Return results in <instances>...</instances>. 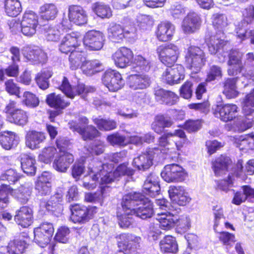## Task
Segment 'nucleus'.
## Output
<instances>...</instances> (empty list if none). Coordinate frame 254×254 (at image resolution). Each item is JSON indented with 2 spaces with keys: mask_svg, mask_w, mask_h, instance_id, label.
<instances>
[{
  "mask_svg": "<svg viewBox=\"0 0 254 254\" xmlns=\"http://www.w3.org/2000/svg\"><path fill=\"white\" fill-rule=\"evenodd\" d=\"M173 125L172 120L164 115H159L154 118V121L152 123V129L158 134L161 133L166 127H170Z\"/></svg>",
  "mask_w": 254,
  "mask_h": 254,
  "instance_id": "ea45409f",
  "label": "nucleus"
},
{
  "mask_svg": "<svg viewBox=\"0 0 254 254\" xmlns=\"http://www.w3.org/2000/svg\"><path fill=\"white\" fill-rule=\"evenodd\" d=\"M175 31V26L168 21L162 22L158 25L156 32L157 38L160 41H167L172 39Z\"/></svg>",
  "mask_w": 254,
  "mask_h": 254,
  "instance_id": "cd10ccee",
  "label": "nucleus"
},
{
  "mask_svg": "<svg viewBox=\"0 0 254 254\" xmlns=\"http://www.w3.org/2000/svg\"><path fill=\"white\" fill-rule=\"evenodd\" d=\"M79 35L76 32L67 34L62 39L59 49L63 53L67 54L70 52L73 48L78 44Z\"/></svg>",
  "mask_w": 254,
  "mask_h": 254,
  "instance_id": "7c9ffc66",
  "label": "nucleus"
},
{
  "mask_svg": "<svg viewBox=\"0 0 254 254\" xmlns=\"http://www.w3.org/2000/svg\"><path fill=\"white\" fill-rule=\"evenodd\" d=\"M240 149H254V133L248 134L241 137L239 143Z\"/></svg>",
  "mask_w": 254,
  "mask_h": 254,
  "instance_id": "0e129e2a",
  "label": "nucleus"
},
{
  "mask_svg": "<svg viewBox=\"0 0 254 254\" xmlns=\"http://www.w3.org/2000/svg\"><path fill=\"white\" fill-rule=\"evenodd\" d=\"M53 73L50 69H44L38 73L35 78L36 83L40 88L45 90L49 87V79L52 76Z\"/></svg>",
  "mask_w": 254,
  "mask_h": 254,
  "instance_id": "603ef678",
  "label": "nucleus"
},
{
  "mask_svg": "<svg viewBox=\"0 0 254 254\" xmlns=\"http://www.w3.org/2000/svg\"><path fill=\"white\" fill-rule=\"evenodd\" d=\"M108 141L112 145H118L124 146L128 143V137H126L118 133H116L107 137Z\"/></svg>",
  "mask_w": 254,
  "mask_h": 254,
  "instance_id": "69168bd1",
  "label": "nucleus"
},
{
  "mask_svg": "<svg viewBox=\"0 0 254 254\" xmlns=\"http://www.w3.org/2000/svg\"><path fill=\"white\" fill-rule=\"evenodd\" d=\"M233 171L234 176L242 180H245L247 178L246 173L249 175L254 174V160H250L247 162L245 170L243 169L242 160H239Z\"/></svg>",
  "mask_w": 254,
  "mask_h": 254,
  "instance_id": "c756f323",
  "label": "nucleus"
},
{
  "mask_svg": "<svg viewBox=\"0 0 254 254\" xmlns=\"http://www.w3.org/2000/svg\"><path fill=\"white\" fill-rule=\"evenodd\" d=\"M154 95L157 101L169 106L175 104L179 100L178 96L174 92L163 89L155 90Z\"/></svg>",
  "mask_w": 254,
  "mask_h": 254,
  "instance_id": "72a5a7b5",
  "label": "nucleus"
},
{
  "mask_svg": "<svg viewBox=\"0 0 254 254\" xmlns=\"http://www.w3.org/2000/svg\"><path fill=\"white\" fill-rule=\"evenodd\" d=\"M59 89L68 98L73 99L76 95H81L83 98H85V95L88 93L93 92L94 88L90 86H85L83 84H78L76 90L71 87L68 80L64 77Z\"/></svg>",
  "mask_w": 254,
  "mask_h": 254,
  "instance_id": "9b49d317",
  "label": "nucleus"
},
{
  "mask_svg": "<svg viewBox=\"0 0 254 254\" xmlns=\"http://www.w3.org/2000/svg\"><path fill=\"white\" fill-rule=\"evenodd\" d=\"M218 238L227 249L232 247L233 244L236 241L234 234L225 231L219 233Z\"/></svg>",
  "mask_w": 254,
  "mask_h": 254,
  "instance_id": "338daca9",
  "label": "nucleus"
},
{
  "mask_svg": "<svg viewBox=\"0 0 254 254\" xmlns=\"http://www.w3.org/2000/svg\"><path fill=\"white\" fill-rule=\"evenodd\" d=\"M187 140L184 131L181 129H175L172 132L164 133L158 139V143L161 147L169 149L170 146L175 144L177 150H180Z\"/></svg>",
  "mask_w": 254,
  "mask_h": 254,
  "instance_id": "39448f33",
  "label": "nucleus"
},
{
  "mask_svg": "<svg viewBox=\"0 0 254 254\" xmlns=\"http://www.w3.org/2000/svg\"><path fill=\"white\" fill-rule=\"evenodd\" d=\"M101 167V162L92 160L89 162L87 166V174L89 176L91 180L89 182L84 181L82 186L86 189L92 190L95 189L98 183V174Z\"/></svg>",
  "mask_w": 254,
  "mask_h": 254,
  "instance_id": "6ab92c4d",
  "label": "nucleus"
},
{
  "mask_svg": "<svg viewBox=\"0 0 254 254\" xmlns=\"http://www.w3.org/2000/svg\"><path fill=\"white\" fill-rule=\"evenodd\" d=\"M161 251L164 253L176 254L178 251V246L176 239L171 236H165L160 242Z\"/></svg>",
  "mask_w": 254,
  "mask_h": 254,
  "instance_id": "37998d69",
  "label": "nucleus"
},
{
  "mask_svg": "<svg viewBox=\"0 0 254 254\" xmlns=\"http://www.w3.org/2000/svg\"><path fill=\"white\" fill-rule=\"evenodd\" d=\"M70 210L71 221L74 223L83 224L88 222L97 213V208L96 206L87 207L76 204L71 206Z\"/></svg>",
  "mask_w": 254,
  "mask_h": 254,
  "instance_id": "0eeeda50",
  "label": "nucleus"
},
{
  "mask_svg": "<svg viewBox=\"0 0 254 254\" xmlns=\"http://www.w3.org/2000/svg\"><path fill=\"white\" fill-rule=\"evenodd\" d=\"M161 175L164 181L168 183L181 182L188 177L186 171L181 166L176 164L165 166Z\"/></svg>",
  "mask_w": 254,
  "mask_h": 254,
  "instance_id": "6e6552de",
  "label": "nucleus"
},
{
  "mask_svg": "<svg viewBox=\"0 0 254 254\" xmlns=\"http://www.w3.org/2000/svg\"><path fill=\"white\" fill-rule=\"evenodd\" d=\"M201 23L199 15L194 12H190L184 19L182 28L185 34H191L199 29Z\"/></svg>",
  "mask_w": 254,
  "mask_h": 254,
  "instance_id": "412c9836",
  "label": "nucleus"
},
{
  "mask_svg": "<svg viewBox=\"0 0 254 254\" xmlns=\"http://www.w3.org/2000/svg\"><path fill=\"white\" fill-rule=\"evenodd\" d=\"M150 84V79L146 74H132L128 77V86L133 90L145 89Z\"/></svg>",
  "mask_w": 254,
  "mask_h": 254,
  "instance_id": "c85d7f7f",
  "label": "nucleus"
},
{
  "mask_svg": "<svg viewBox=\"0 0 254 254\" xmlns=\"http://www.w3.org/2000/svg\"><path fill=\"white\" fill-rule=\"evenodd\" d=\"M212 22L214 28L218 30L216 35L205 38L209 52L211 55L219 52L220 50L226 44V41L222 38L224 37V30L228 25L226 15L223 14L215 13L212 16Z\"/></svg>",
  "mask_w": 254,
  "mask_h": 254,
  "instance_id": "f03ea898",
  "label": "nucleus"
},
{
  "mask_svg": "<svg viewBox=\"0 0 254 254\" xmlns=\"http://www.w3.org/2000/svg\"><path fill=\"white\" fill-rule=\"evenodd\" d=\"M71 24L67 19L54 26H48L44 28V35L48 41H57L61 34L71 29Z\"/></svg>",
  "mask_w": 254,
  "mask_h": 254,
  "instance_id": "dca6fc26",
  "label": "nucleus"
},
{
  "mask_svg": "<svg viewBox=\"0 0 254 254\" xmlns=\"http://www.w3.org/2000/svg\"><path fill=\"white\" fill-rule=\"evenodd\" d=\"M4 8L9 16L16 17L21 11L22 7L19 0H3Z\"/></svg>",
  "mask_w": 254,
  "mask_h": 254,
  "instance_id": "49530a36",
  "label": "nucleus"
},
{
  "mask_svg": "<svg viewBox=\"0 0 254 254\" xmlns=\"http://www.w3.org/2000/svg\"><path fill=\"white\" fill-rule=\"evenodd\" d=\"M54 231L53 224L44 222L34 229V242L40 247L44 248L50 242Z\"/></svg>",
  "mask_w": 254,
  "mask_h": 254,
  "instance_id": "1a4fd4ad",
  "label": "nucleus"
},
{
  "mask_svg": "<svg viewBox=\"0 0 254 254\" xmlns=\"http://www.w3.org/2000/svg\"><path fill=\"white\" fill-rule=\"evenodd\" d=\"M93 10L98 16L102 18H109L112 15L111 8L108 5L101 3H96Z\"/></svg>",
  "mask_w": 254,
  "mask_h": 254,
  "instance_id": "bf43d9fd",
  "label": "nucleus"
},
{
  "mask_svg": "<svg viewBox=\"0 0 254 254\" xmlns=\"http://www.w3.org/2000/svg\"><path fill=\"white\" fill-rule=\"evenodd\" d=\"M243 53L238 50H232L229 55L228 64V74L230 76H235L240 73L243 66L242 62Z\"/></svg>",
  "mask_w": 254,
  "mask_h": 254,
  "instance_id": "aec40b11",
  "label": "nucleus"
},
{
  "mask_svg": "<svg viewBox=\"0 0 254 254\" xmlns=\"http://www.w3.org/2000/svg\"><path fill=\"white\" fill-rule=\"evenodd\" d=\"M35 159L27 154H22L21 158V168L28 175H34L36 173Z\"/></svg>",
  "mask_w": 254,
  "mask_h": 254,
  "instance_id": "a18cd8bd",
  "label": "nucleus"
},
{
  "mask_svg": "<svg viewBox=\"0 0 254 254\" xmlns=\"http://www.w3.org/2000/svg\"><path fill=\"white\" fill-rule=\"evenodd\" d=\"M141 242V238L131 234H122L118 237V242L126 250L134 251Z\"/></svg>",
  "mask_w": 254,
  "mask_h": 254,
  "instance_id": "f704fd0d",
  "label": "nucleus"
},
{
  "mask_svg": "<svg viewBox=\"0 0 254 254\" xmlns=\"http://www.w3.org/2000/svg\"><path fill=\"white\" fill-rule=\"evenodd\" d=\"M105 36L99 31L91 30L87 32L83 39V44L86 49L89 51H99L104 45Z\"/></svg>",
  "mask_w": 254,
  "mask_h": 254,
  "instance_id": "f8f14e48",
  "label": "nucleus"
},
{
  "mask_svg": "<svg viewBox=\"0 0 254 254\" xmlns=\"http://www.w3.org/2000/svg\"><path fill=\"white\" fill-rule=\"evenodd\" d=\"M88 124V119L85 117H81L79 119V124L74 122H71L69 123V127L73 131H75L80 134L84 140L92 139L97 136L99 132L92 126H89L85 128L83 126Z\"/></svg>",
  "mask_w": 254,
  "mask_h": 254,
  "instance_id": "9d476101",
  "label": "nucleus"
},
{
  "mask_svg": "<svg viewBox=\"0 0 254 254\" xmlns=\"http://www.w3.org/2000/svg\"><path fill=\"white\" fill-rule=\"evenodd\" d=\"M102 81L105 86L112 92H116L122 88L124 81L121 74L117 71L109 69L106 71L102 77Z\"/></svg>",
  "mask_w": 254,
  "mask_h": 254,
  "instance_id": "ddd939ff",
  "label": "nucleus"
},
{
  "mask_svg": "<svg viewBox=\"0 0 254 254\" xmlns=\"http://www.w3.org/2000/svg\"><path fill=\"white\" fill-rule=\"evenodd\" d=\"M94 123L102 130H110L116 127V123L109 119H104L101 116L93 119Z\"/></svg>",
  "mask_w": 254,
  "mask_h": 254,
  "instance_id": "4d7b16f0",
  "label": "nucleus"
},
{
  "mask_svg": "<svg viewBox=\"0 0 254 254\" xmlns=\"http://www.w3.org/2000/svg\"><path fill=\"white\" fill-rule=\"evenodd\" d=\"M68 17L69 21L76 25H83L87 21V15L83 8L79 6L72 5L68 8Z\"/></svg>",
  "mask_w": 254,
  "mask_h": 254,
  "instance_id": "a878e982",
  "label": "nucleus"
},
{
  "mask_svg": "<svg viewBox=\"0 0 254 254\" xmlns=\"http://www.w3.org/2000/svg\"><path fill=\"white\" fill-rule=\"evenodd\" d=\"M73 161L72 154L66 151L58 152L54 160L53 167L58 172H65Z\"/></svg>",
  "mask_w": 254,
  "mask_h": 254,
  "instance_id": "5701e85b",
  "label": "nucleus"
},
{
  "mask_svg": "<svg viewBox=\"0 0 254 254\" xmlns=\"http://www.w3.org/2000/svg\"><path fill=\"white\" fill-rule=\"evenodd\" d=\"M23 103L30 108H35L39 104L38 98L32 93L25 91L23 94Z\"/></svg>",
  "mask_w": 254,
  "mask_h": 254,
  "instance_id": "e2e57ef3",
  "label": "nucleus"
},
{
  "mask_svg": "<svg viewBox=\"0 0 254 254\" xmlns=\"http://www.w3.org/2000/svg\"><path fill=\"white\" fill-rule=\"evenodd\" d=\"M238 112V107L233 104H220L215 107L214 115L221 121L227 122L235 118Z\"/></svg>",
  "mask_w": 254,
  "mask_h": 254,
  "instance_id": "f3484780",
  "label": "nucleus"
},
{
  "mask_svg": "<svg viewBox=\"0 0 254 254\" xmlns=\"http://www.w3.org/2000/svg\"><path fill=\"white\" fill-rule=\"evenodd\" d=\"M32 189L31 184L25 183L21 185L16 189H12L11 195L18 202L25 204L30 197Z\"/></svg>",
  "mask_w": 254,
  "mask_h": 254,
  "instance_id": "bb28decb",
  "label": "nucleus"
},
{
  "mask_svg": "<svg viewBox=\"0 0 254 254\" xmlns=\"http://www.w3.org/2000/svg\"><path fill=\"white\" fill-rule=\"evenodd\" d=\"M80 68L83 72L87 75H92L103 69L102 64L97 60L85 61Z\"/></svg>",
  "mask_w": 254,
  "mask_h": 254,
  "instance_id": "c03bdc74",
  "label": "nucleus"
},
{
  "mask_svg": "<svg viewBox=\"0 0 254 254\" xmlns=\"http://www.w3.org/2000/svg\"><path fill=\"white\" fill-rule=\"evenodd\" d=\"M205 62V53L199 47L190 46L188 49L185 56V63L187 67L193 72L199 71Z\"/></svg>",
  "mask_w": 254,
  "mask_h": 254,
  "instance_id": "20e7f679",
  "label": "nucleus"
},
{
  "mask_svg": "<svg viewBox=\"0 0 254 254\" xmlns=\"http://www.w3.org/2000/svg\"><path fill=\"white\" fill-rule=\"evenodd\" d=\"M175 226L180 232L185 233L190 229L191 223L190 217L188 215H175Z\"/></svg>",
  "mask_w": 254,
  "mask_h": 254,
  "instance_id": "864d4df0",
  "label": "nucleus"
},
{
  "mask_svg": "<svg viewBox=\"0 0 254 254\" xmlns=\"http://www.w3.org/2000/svg\"><path fill=\"white\" fill-rule=\"evenodd\" d=\"M156 52L159 60L166 65L174 64L177 60L180 50L176 45L170 43L158 46Z\"/></svg>",
  "mask_w": 254,
  "mask_h": 254,
  "instance_id": "423d86ee",
  "label": "nucleus"
},
{
  "mask_svg": "<svg viewBox=\"0 0 254 254\" xmlns=\"http://www.w3.org/2000/svg\"><path fill=\"white\" fill-rule=\"evenodd\" d=\"M122 205L127 214H134L142 219L150 218L154 212L151 201L138 192L124 195Z\"/></svg>",
  "mask_w": 254,
  "mask_h": 254,
  "instance_id": "f257e3e1",
  "label": "nucleus"
},
{
  "mask_svg": "<svg viewBox=\"0 0 254 254\" xmlns=\"http://www.w3.org/2000/svg\"><path fill=\"white\" fill-rule=\"evenodd\" d=\"M58 12L57 6L53 3H46L40 7L41 18L46 20L54 19Z\"/></svg>",
  "mask_w": 254,
  "mask_h": 254,
  "instance_id": "8fccbe9b",
  "label": "nucleus"
},
{
  "mask_svg": "<svg viewBox=\"0 0 254 254\" xmlns=\"http://www.w3.org/2000/svg\"><path fill=\"white\" fill-rule=\"evenodd\" d=\"M26 248L24 241L14 240L11 241L7 246L0 248V254H22Z\"/></svg>",
  "mask_w": 254,
  "mask_h": 254,
  "instance_id": "e433bc0d",
  "label": "nucleus"
},
{
  "mask_svg": "<svg viewBox=\"0 0 254 254\" xmlns=\"http://www.w3.org/2000/svg\"><path fill=\"white\" fill-rule=\"evenodd\" d=\"M242 12L243 19L236 25L237 36L241 41L251 38V42L254 44V30L247 29V26L251 24L254 19V6L250 5L247 6Z\"/></svg>",
  "mask_w": 254,
  "mask_h": 254,
  "instance_id": "7ed1b4c3",
  "label": "nucleus"
},
{
  "mask_svg": "<svg viewBox=\"0 0 254 254\" xmlns=\"http://www.w3.org/2000/svg\"><path fill=\"white\" fill-rule=\"evenodd\" d=\"M243 111L245 116H249L254 114V93L247 94L242 103Z\"/></svg>",
  "mask_w": 254,
  "mask_h": 254,
  "instance_id": "13d9d810",
  "label": "nucleus"
},
{
  "mask_svg": "<svg viewBox=\"0 0 254 254\" xmlns=\"http://www.w3.org/2000/svg\"><path fill=\"white\" fill-rule=\"evenodd\" d=\"M158 148H150L145 152L142 153L133 159L132 165L139 171H144L148 169L153 164L152 161Z\"/></svg>",
  "mask_w": 254,
  "mask_h": 254,
  "instance_id": "2eb2a0df",
  "label": "nucleus"
},
{
  "mask_svg": "<svg viewBox=\"0 0 254 254\" xmlns=\"http://www.w3.org/2000/svg\"><path fill=\"white\" fill-rule=\"evenodd\" d=\"M9 118L11 122L19 126H24L28 122L27 113L23 110L16 109L11 113Z\"/></svg>",
  "mask_w": 254,
  "mask_h": 254,
  "instance_id": "5fc2aeb1",
  "label": "nucleus"
},
{
  "mask_svg": "<svg viewBox=\"0 0 254 254\" xmlns=\"http://www.w3.org/2000/svg\"><path fill=\"white\" fill-rule=\"evenodd\" d=\"M20 178V176L15 170L9 169L0 176V181H7L9 184H13Z\"/></svg>",
  "mask_w": 254,
  "mask_h": 254,
  "instance_id": "774afa93",
  "label": "nucleus"
},
{
  "mask_svg": "<svg viewBox=\"0 0 254 254\" xmlns=\"http://www.w3.org/2000/svg\"><path fill=\"white\" fill-rule=\"evenodd\" d=\"M159 177L154 174H150L146 178L143 185L145 192L151 197L158 194L160 190L159 184Z\"/></svg>",
  "mask_w": 254,
  "mask_h": 254,
  "instance_id": "2f4dec72",
  "label": "nucleus"
},
{
  "mask_svg": "<svg viewBox=\"0 0 254 254\" xmlns=\"http://www.w3.org/2000/svg\"><path fill=\"white\" fill-rule=\"evenodd\" d=\"M12 189L7 184H2L0 186V207H6L9 202L8 193L11 194Z\"/></svg>",
  "mask_w": 254,
  "mask_h": 254,
  "instance_id": "052dcab7",
  "label": "nucleus"
},
{
  "mask_svg": "<svg viewBox=\"0 0 254 254\" xmlns=\"http://www.w3.org/2000/svg\"><path fill=\"white\" fill-rule=\"evenodd\" d=\"M25 58L33 64H44L47 62V56L38 47L26 46L23 49Z\"/></svg>",
  "mask_w": 254,
  "mask_h": 254,
  "instance_id": "a211bd4d",
  "label": "nucleus"
},
{
  "mask_svg": "<svg viewBox=\"0 0 254 254\" xmlns=\"http://www.w3.org/2000/svg\"><path fill=\"white\" fill-rule=\"evenodd\" d=\"M63 194L61 189L58 190L56 193L51 197L48 201L41 202V207H45L48 211H54L53 208L61 206Z\"/></svg>",
  "mask_w": 254,
  "mask_h": 254,
  "instance_id": "de8ad7c7",
  "label": "nucleus"
},
{
  "mask_svg": "<svg viewBox=\"0 0 254 254\" xmlns=\"http://www.w3.org/2000/svg\"><path fill=\"white\" fill-rule=\"evenodd\" d=\"M46 102L51 107L60 109H64L70 104L60 95H56L54 93L47 95Z\"/></svg>",
  "mask_w": 254,
  "mask_h": 254,
  "instance_id": "3c124183",
  "label": "nucleus"
},
{
  "mask_svg": "<svg viewBox=\"0 0 254 254\" xmlns=\"http://www.w3.org/2000/svg\"><path fill=\"white\" fill-rule=\"evenodd\" d=\"M156 219L159 223V227L168 231L175 227V215L169 212L158 213Z\"/></svg>",
  "mask_w": 254,
  "mask_h": 254,
  "instance_id": "473e14b6",
  "label": "nucleus"
},
{
  "mask_svg": "<svg viewBox=\"0 0 254 254\" xmlns=\"http://www.w3.org/2000/svg\"><path fill=\"white\" fill-rule=\"evenodd\" d=\"M132 59V51L126 47L121 48L112 55V59L115 65L120 68H125L129 65Z\"/></svg>",
  "mask_w": 254,
  "mask_h": 254,
  "instance_id": "4be33fe9",
  "label": "nucleus"
},
{
  "mask_svg": "<svg viewBox=\"0 0 254 254\" xmlns=\"http://www.w3.org/2000/svg\"><path fill=\"white\" fill-rule=\"evenodd\" d=\"M237 78H227L224 82L223 93L229 99L236 97L239 92L236 86Z\"/></svg>",
  "mask_w": 254,
  "mask_h": 254,
  "instance_id": "09e8293b",
  "label": "nucleus"
},
{
  "mask_svg": "<svg viewBox=\"0 0 254 254\" xmlns=\"http://www.w3.org/2000/svg\"><path fill=\"white\" fill-rule=\"evenodd\" d=\"M33 211L28 206H23L15 211V222L22 228L28 227L32 223Z\"/></svg>",
  "mask_w": 254,
  "mask_h": 254,
  "instance_id": "b1692460",
  "label": "nucleus"
},
{
  "mask_svg": "<svg viewBox=\"0 0 254 254\" xmlns=\"http://www.w3.org/2000/svg\"><path fill=\"white\" fill-rule=\"evenodd\" d=\"M113 168L114 166L112 164H103L101 163L100 170L98 174L99 184L106 185L114 181L115 178L112 172Z\"/></svg>",
  "mask_w": 254,
  "mask_h": 254,
  "instance_id": "4c0bfd02",
  "label": "nucleus"
},
{
  "mask_svg": "<svg viewBox=\"0 0 254 254\" xmlns=\"http://www.w3.org/2000/svg\"><path fill=\"white\" fill-rule=\"evenodd\" d=\"M18 141V136L13 132L4 131L0 135V144L6 150L16 146Z\"/></svg>",
  "mask_w": 254,
  "mask_h": 254,
  "instance_id": "58836bf2",
  "label": "nucleus"
},
{
  "mask_svg": "<svg viewBox=\"0 0 254 254\" xmlns=\"http://www.w3.org/2000/svg\"><path fill=\"white\" fill-rule=\"evenodd\" d=\"M184 67L181 64H176L167 67L163 72L161 78L169 84H177L184 79Z\"/></svg>",
  "mask_w": 254,
  "mask_h": 254,
  "instance_id": "4468645a",
  "label": "nucleus"
},
{
  "mask_svg": "<svg viewBox=\"0 0 254 254\" xmlns=\"http://www.w3.org/2000/svg\"><path fill=\"white\" fill-rule=\"evenodd\" d=\"M231 160L228 157L220 156L212 162V168L216 176H221L227 171Z\"/></svg>",
  "mask_w": 254,
  "mask_h": 254,
  "instance_id": "a19ab883",
  "label": "nucleus"
},
{
  "mask_svg": "<svg viewBox=\"0 0 254 254\" xmlns=\"http://www.w3.org/2000/svg\"><path fill=\"white\" fill-rule=\"evenodd\" d=\"M107 32L109 38L114 42H119L125 37L124 28L119 24L111 23L107 28Z\"/></svg>",
  "mask_w": 254,
  "mask_h": 254,
  "instance_id": "79ce46f5",
  "label": "nucleus"
},
{
  "mask_svg": "<svg viewBox=\"0 0 254 254\" xmlns=\"http://www.w3.org/2000/svg\"><path fill=\"white\" fill-rule=\"evenodd\" d=\"M85 61V54L77 50L72 51L69 55L70 68L72 70L78 68Z\"/></svg>",
  "mask_w": 254,
  "mask_h": 254,
  "instance_id": "6e6d98bb",
  "label": "nucleus"
},
{
  "mask_svg": "<svg viewBox=\"0 0 254 254\" xmlns=\"http://www.w3.org/2000/svg\"><path fill=\"white\" fill-rule=\"evenodd\" d=\"M46 139L45 134L42 132L34 130L29 131L26 136V145L31 149L40 147L41 143Z\"/></svg>",
  "mask_w": 254,
  "mask_h": 254,
  "instance_id": "c9c22d12",
  "label": "nucleus"
},
{
  "mask_svg": "<svg viewBox=\"0 0 254 254\" xmlns=\"http://www.w3.org/2000/svg\"><path fill=\"white\" fill-rule=\"evenodd\" d=\"M58 153L57 149L54 147L44 148L39 156V160L45 163H50L52 159Z\"/></svg>",
  "mask_w": 254,
  "mask_h": 254,
  "instance_id": "680f3d73",
  "label": "nucleus"
},
{
  "mask_svg": "<svg viewBox=\"0 0 254 254\" xmlns=\"http://www.w3.org/2000/svg\"><path fill=\"white\" fill-rule=\"evenodd\" d=\"M168 193L171 201L179 205H186L190 200L188 193L181 186H171Z\"/></svg>",
  "mask_w": 254,
  "mask_h": 254,
  "instance_id": "393cba45",
  "label": "nucleus"
}]
</instances>
